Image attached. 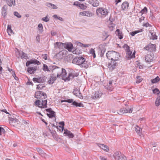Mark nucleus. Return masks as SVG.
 Returning a JSON list of instances; mask_svg holds the SVG:
<instances>
[{"label": "nucleus", "mask_w": 160, "mask_h": 160, "mask_svg": "<svg viewBox=\"0 0 160 160\" xmlns=\"http://www.w3.org/2000/svg\"><path fill=\"white\" fill-rule=\"evenodd\" d=\"M50 69L53 74L57 76L58 77H62L64 78L66 77L67 72L65 69L55 65L49 67Z\"/></svg>", "instance_id": "f257e3e1"}, {"label": "nucleus", "mask_w": 160, "mask_h": 160, "mask_svg": "<svg viewBox=\"0 0 160 160\" xmlns=\"http://www.w3.org/2000/svg\"><path fill=\"white\" fill-rule=\"evenodd\" d=\"M72 62L78 65H82L83 67L86 68L88 67V65L86 63L87 62L86 61V59L82 57L75 58L73 59Z\"/></svg>", "instance_id": "f03ea898"}, {"label": "nucleus", "mask_w": 160, "mask_h": 160, "mask_svg": "<svg viewBox=\"0 0 160 160\" xmlns=\"http://www.w3.org/2000/svg\"><path fill=\"white\" fill-rule=\"evenodd\" d=\"M106 56L109 59L115 61L119 60L120 58L119 53L113 51H108Z\"/></svg>", "instance_id": "7ed1b4c3"}, {"label": "nucleus", "mask_w": 160, "mask_h": 160, "mask_svg": "<svg viewBox=\"0 0 160 160\" xmlns=\"http://www.w3.org/2000/svg\"><path fill=\"white\" fill-rule=\"evenodd\" d=\"M109 13L108 10L102 7L98 8L96 10V13L97 16L102 18L106 17Z\"/></svg>", "instance_id": "20e7f679"}, {"label": "nucleus", "mask_w": 160, "mask_h": 160, "mask_svg": "<svg viewBox=\"0 0 160 160\" xmlns=\"http://www.w3.org/2000/svg\"><path fill=\"white\" fill-rule=\"evenodd\" d=\"M126 52V57L128 59H130L131 58H135L136 51H134L132 54V52L130 49L129 47L127 44H124L123 47Z\"/></svg>", "instance_id": "39448f33"}, {"label": "nucleus", "mask_w": 160, "mask_h": 160, "mask_svg": "<svg viewBox=\"0 0 160 160\" xmlns=\"http://www.w3.org/2000/svg\"><path fill=\"white\" fill-rule=\"evenodd\" d=\"M35 103L36 106L39 108H45L47 107V100L46 99L41 101L39 100H37L36 101Z\"/></svg>", "instance_id": "423d86ee"}, {"label": "nucleus", "mask_w": 160, "mask_h": 160, "mask_svg": "<svg viewBox=\"0 0 160 160\" xmlns=\"http://www.w3.org/2000/svg\"><path fill=\"white\" fill-rule=\"evenodd\" d=\"M35 97L37 99L42 100L46 98L47 95L46 93L43 92L38 91L35 93Z\"/></svg>", "instance_id": "0eeeda50"}, {"label": "nucleus", "mask_w": 160, "mask_h": 160, "mask_svg": "<svg viewBox=\"0 0 160 160\" xmlns=\"http://www.w3.org/2000/svg\"><path fill=\"white\" fill-rule=\"evenodd\" d=\"M113 156L116 160H126L125 157L120 152H116Z\"/></svg>", "instance_id": "6e6552de"}, {"label": "nucleus", "mask_w": 160, "mask_h": 160, "mask_svg": "<svg viewBox=\"0 0 160 160\" xmlns=\"http://www.w3.org/2000/svg\"><path fill=\"white\" fill-rule=\"evenodd\" d=\"M47 115L50 118H55L56 117L55 112L52 110L51 108H48L45 109Z\"/></svg>", "instance_id": "1a4fd4ad"}, {"label": "nucleus", "mask_w": 160, "mask_h": 160, "mask_svg": "<svg viewBox=\"0 0 160 160\" xmlns=\"http://www.w3.org/2000/svg\"><path fill=\"white\" fill-rule=\"evenodd\" d=\"M144 49L150 52H155L156 50V45L155 44L150 43L145 46L144 48Z\"/></svg>", "instance_id": "9d476101"}, {"label": "nucleus", "mask_w": 160, "mask_h": 160, "mask_svg": "<svg viewBox=\"0 0 160 160\" xmlns=\"http://www.w3.org/2000/svg\"><path fill=\"white\" fill-rule=\"evenodd\" d=\"M133 111V108H131L129 109L125 108H122L119 110V113L120 114H123L127 113H131Z\"/></svg>", "instance_id": "9b49d317"}, {"label": "nucleus", "mask_w": 160, "mask_h": 160, "mask_svg": "<svg viewBox=\"0 0 160 160\" xmlns=\"http://www.w3.org/2000/svg\"><path fill=\"white\" fill-rule=\"evenodd\" d=\"M38 67L36 65L27 68V72L30 74H33L37 70Z\"/></svg>", "instance_id": "f8f14e48"}, {"label": "nucleus", "mask_w": 160, "mask_h": 160, "mask_svg": "<svg viewBox=\"0 0 160 160\" xmlns=\"http://www.w3.org/2000/svg\"><path fill=\"white\" fill-rule=\"evenodd\" d=\"M34 64L39 65L40 62L37 60L35 59H32L29 61H28L26 63V66L27 67L29 66L31 64Z\"/></svg>", "instance_id": "ddd939ff"}, {"label": "nucleus", "mask_w": 160, "mask_h": 160, "mask_svg": "<svg viewBox=\"0 0 160 160\" xmlns=\"http://www.w3.org/2000/svg\"><path fill=\"white\" fill-rule=\"evenodd\" d=\"M154 58V55L152 54H148L145 57V60L146 62H152Z\"/></svg>", "instance_id": "4468645a"}, {"label": "nucleus", "mask_w": 160, "mask_h": 160, "mask_svg": "<svg viewBox=\"0 0 160 160\" xmlns=\"http://www.w3.org/2000/svg\"><path fill=\"white\" fill-rule=\"evenodd\" d=\"M105 87L108 90L112 91L114 88V86L112 84V81H110L107 85L105 86Z\"/></svg>", "instance_id": "2eb2a0df"}, {"label": "nucleus", "mask_w": 160, "mask_h": 160, "mask_svg": "<svg viewBox=\"0 0 160 160\" xmlns=\"http://www.w3.org/2000/svg\"><path fill=\"white\" fill-rule=\"evenodd\" d=\"M116 61H112L108 64V68L110 70H112L114 69L116 66Z\"/></svg>", "instance_id": "dca6fc26"}, {"label": "nucleus", "mask_w": 160, "mask_h": 160, "mask_svg": "<svg viewBox=\"0 0 160 160\" xmlns=\"http://www.w3.org/2000/svg\"><path fill=\"white\" fill-rule=\"evenodd\" d=\"M73 93L74 95H75L76 96L81 99L83 98V97L81 93L79 90L78 89L74 90L73 92Z\"/></svg>", "instance_id": "f3484780"}, {"label": "nucleus", "mask_w": 160, "mask_h": 160, "mask_svg": "<svg viewBox=\"0 0 160 160\" xmlns=\"http://www.w3.org/2000/svg\"><path fill=\"white\" fill-rule=\"evenodd\" d=\"M105 46L104 44H100L99 46V50L101 52L102 55H103L106 51V49Z\"/></svg>", "instance_id": "a211bd4d"}, {"label": "nucleus", "mask_w": 160, "mask_h": 160, "mask_svg": "<svg viewBox=\"0 0 160 160\" xmlns=\"http://www.w3.org/2000/svg\"><path fill=\"white\" fill-rule=\"evenodd\" d=\"M64 134H65V136H68L70 138H72L74 136V135L71 132L69 131L67 129L64 130Z\"/></svg>", "instance_id": "6ab92c4d"}, {"label": "nucleus", "mask_w": 160, "mask_h": 160, "mask_svg": "<svg viewBox=\"0 0 160 160\" xmlns=\"http://www.w3.org/2000/svg\"><path fill=\"white\" fill-rule=\"evenodd\" d=\"M128 7V3L127 2H123L121 6V10H126Z\"/></svg>", "instance_id": "aec40b11"}, {"label": "nucleus", "mask_w": 160, "mask_h": 160, "mask_svg": "<svg viewBox=\"0 0 160 160\" xmlns=\"http://www.w3.org/2000/svg\"><path fill=\"white\" fill-rule=\"evenodd\" d=\"M99 147L102 148L104 151L108 152L109 151V148L108 146L103 144H99Z\"/></svg>", "instance_id": "412c9836"}, {"label": "nucleus", "mask_w": 160, "mask_h": 160, "mask_svg": "<svg viewBox=\"0 0 160 160\" xmlns=\"http://www.w3.org/2000/svg\"><path fill=\"white\" fill-rule=\"evenodd\" d=\"M115 33L119 39H121L123 38V34L122 31H120L119 29H117Z\"/></svg>", "instance_id": "4be33fe9"}, {"label": "nucleus", "mask_w": 160, "mask_h": 160, "mask_svg": "<svg viewBox=\"0 0 160 160\" xmlns=\"http://www.w3.org/2000/svg\"><path fill=\"white\" fill-rule=\"evenodd\" d=\"M73 48V45L71 43H64V48L68 49L69 51H71L72 50Z\"/></svg>", "instance_id": "5701e85b"}, {"label": "nucleus", "mask_w": 160, "mask_h": 160, "mask_svg": "<svg viewBox=\"0 0 160 160\" xmlns=\"http://www.w3.org/2000/svg\"><path fill=\"white\" fill-rule=\"evenodd\" d=\"M8 8V6L7 5H4L2 8V14L4 17L6 16L7 14V9Z\"/></svg>", "instance_id": "b1692460"}, {"label": "nucleus", "mask_w": 160, "mask_h": 160, "mask_svg": "<svg viewBox=\"0 0 160 160\" xmlns=\"http://www.w3.org/2000/svg\"><path fill=\"white\" fill-rule=\"evenodd\" d=\"M56 45L57 47L59 49H63L64 48V43L61 42H57L55 44V47Z\"/></svg>", "instance_id": "393cba45"}, {"label": "nucleus", "mask_w": 160, "mask_h": 160, "mask_svg": "<svg viewBox=\"0 0 160 160\" xmlns=\"http://www.w3.org/2000/svg\"><path fill=\"white\" fill-rule=\"evenodd\" d=\"M89 2L93 7H97L99 5V2L98 0H89Z\"/></svg>", "instance_id": "a878e982"}, {"label": "nucleus", "mask_w": 160, "mask_h": 160, "mask_svg": "<svg viewBox=\"0 0 160 160\" xmlns=\"http://www.w3.org/2000/svg\"><path fill=\"white\" fill-rule=\"evenodd\" d=\"M78 76L77 75H74L72 73H69L68 77L66 78V77L65 78V79L69 81L71 79H72L73 78H74L75 77H77Z\"/></svg>", "instance_id": "bb28decb"}, {"label": "nucleus", "mask_w": 160, "mask_h": 160, "mask_svg": "<svg viewBox=\"0 0 160 160\" xmlns=\"http://www.w3.org/2000/svg\"><path fill=\"white\" fill-rule=\"evenodd\" d=\"M33 81L34 82H36L38 83L43 82H44V80L42 78H34L33 79Z\"/></svg>", "instance_id": "cd10ccee"}, {"label": "nucleus", "mask_w": 160, "mask_h": 160, "mask_svg": "<svg viewBox=\"0 0 160 160\" xmlns=\"http://www.w3.org/2000/svg\"><path fill=\"white\" fill-rule=\"evenodd\" d=\"M102 95V93L101 91H96L94 94V97L96 98H99Z\"/></svg>", "instance_id": "c85d7f7f"}, {"label": "nucleus", "mask_w": 160, "mask_h": 160, "mask_svg": "<svg viewBox=\"0 0 160 160\" xmlns=\"http://www.w3.org/2000/svg\"><path fill=\"white\" fill-rule=\"evenodd\" d=\"M11 25H8L7 29V32L9 35H11L13 33V31L11 29Z\"/></svg>", "instance_id": "c756f323"}, {"label": "nucleus", "mask_w": 160, "mask_h": 160, "mask_svg": "<svg viewBox=\"0 0 160 160\" xmlns=\"http://www.w3.org/2000/svg\"><path fill=\"white\" fill-rule=\"evenodd\" d=\"M72 105L74 106H75L76 107H83L84 105L82 103H81L77 102L75 101H74L73 102V103L72 104Z\"/></svg>", "instance_id": "7c9ffc66"}, {"label": "nucleus", "mask_w": 160, "mask_h": 160, "mask_svg": "<svg viewBox=\"0 0 160 160\" xmlns=\"http://www.w3.org/2000/svg\"><path fill=\"white\" fill-rule=\"evenodd\" d=\"M56 77L53 76V75L51 76L50 77V79L48 81L49 83L52 84L54 82V81L56 80Z\"/></svg>", "instance_id": "2f4dec72"}, {"label": "nucleus", "mask_w": 160, "mask_h": 160, "mask_svg": "<svg viewBox=\"0 0 160 160\" xmlns=\"http://www.w3.org/2000/svg\"><path fill=\"white\" fill-rule=\"evenodd\" d=\"M160 80V78L157 76L155 78L151 80V82L152 83H155L158 82Z\"/></svg>", "instance_id": "473e14b6"}, {"label": "nucleus", "mask_w": 160, "mask_h": 160, "mask_svg": "<svg viewBox=\"0 0 160 160\" xmlns=\"http://www.w3.org/2000/svg\"><path fill=\"white\" fill-rule=\"evenodd\" d=\"M155 105L157 107L158 106L160 105V96L156 98L155 102Z\"/></svg>", "instance_id": "72a5a7b5"}, {"label": "nucleus", "mask_w": 160, "mask_h": 160, "mask_svg": "<svg viewBox=\"0 0 160 160\" xmlns=\"http://www.w3.org/2000/svg\"><path fill=\"white\" fill-rule=\"evenodd\" d=\"M141 130L142 129L138 126H136L135 127V130L136 132L138 134H139L140 135L141 131Z\"/></svg>", "instance_id": "f704fd0d"}, {"label": "nucleus", "mask_w": 160, "mask_h": 160, "mask_svg": "<svg viewBox=\"0 0 160 160\" xmlns=\"http://www.w3.org/2000/svg\"><path fill=\"white\" fill-rule=\"evenodd\" d=\"M8 5L10 6H12V5L14 6L15 4V0H10V1H8L7 2Z\"/></svg>", "instance_id": "c9c22d12"}, {"label": "nucleus", "mask_w": 160, "mask_h": 160, "mask_svg": "<svg viewBox=\"0 0 160 160\" xmlns=\"http://www.w3.org/2000/svg\"><path fill=\"white\" fill-rule=\"evenodd\" d=\"M45 87L44 84H40L37 85V89L38 90H42L43 88Z\"/></svg>", "instance_id": "e433bc0d"}, {"label": "nucleus", "mask_w": 160, "mask_h": 160, "mask_svg": "<svg viewBox=\"0 0 160 160\" xmlns=\"http://www.w3.org/2000/svg\"><path fill=\"white\" fill-rule=\"evenodd\" d=\"M78 45L79 46H80L81 47H84V48H86V47H88L91 46V44H82L80 42H78Z\"/></svg>", "instance_id": "4c0bfd02"}, {"label": "nucleus", "mask_w": 160, "mask_h": 160, "mask_svg": "<svg viewBox=\"0 0 160 160\" xmlns=\"http://www.w3.org/2000/svg\"><path fill=\"white\" fill-rule=\"evenodd\" d=\"M151 34L152 35V36L150 37L151 39L153 40L157 39V36L156 35L155 32H151Z\"/></svg>", "instance_id": "58836bf2"}, {"label": "nucleus", "mask_w": 160, "mask_h": 160, "mask_svg": "<svg viewBox=\"0 0 160 160\" xmlns=\"http://www.w3.org/2000/svg\"><path fill=\"white\" fill-rule=\"evenodd\" d=\"M93 14L91 12L89 11H86L85 16L88 17H91L93 16Z\"/></svg>", "instance_id": "ea45409f"}, {"label": "nucleus", "mask_w": 160, "mask_h": 160, "mask_svg": "<svg viewBox=\"0 0 160 160\" xmlns=\"http://www.w3.org/2000/svg\"><path fill=\"white\" fill-rule=\"evenodd\" d=\"M142 78L140 76H138L137 77L136 82L137 83H139L142 81Z\"/></svg>", "instance_id": "a19ab883"}, {"label": "nucleus", "mask_w": 160, "mask_h": 160, "mask_svg": "<svg viewBox=\"0 0 160 160\" xmlns=\"http://www.w3.org/2000/svg\"><path fill=\"white\" fill-rule=\"evenodd\" d=\"M90 53L91 54H92V56L94 58H95L96 57V55H95V50L91 48L90 51Z\"/></svg>", "instance_id": "79ce46f5"}, {"label": "nucleus", "mask_w": 160, "mask_h": 160, "mask_svg": "<svg viewBox=\"0 0 160 160\" xmlns=\"http://www.w3.org/2000/svg\"><path fill=\"white\" fill-rule=\"evenodd\" d=\"M137 67H138L140 69H142L143 68V65L141 64V63L138 61H136Z\"/></svg>", "instance_id": "37998d69"}, {"label": "nucleus", "mask_w": 160, "mask_h": 160, "mask_svg": "<svg viewBox=\"0 0 160 160\" xmlns=\"http://www.w3.org/2000/svg\"><path fill=\"white\" fill-rule=\"evenodd\" d=\"M114 27V25L112 23H111L108 25V28L110 31H112Z\"/></svg>", "instance_id": "c03bdc74"}, {"label": "nucleus", "mask_w": 160, "mask_h": 160, "mask_svg": "<svg viewBox=\"0 0 160 160\" xmlns=\"http://www.w3.org/2000/svg\"><path fill=\"white\" fill-rule=\"evenodd\" d=\"M53 17L54 18L58 19L62 21H63L64 20V19L63 18H62V17H58L57 15H56V14L54 15L53 16Z\"/></svg>", "instance_id": "a18cd8bd"}, {"label": "nucleus", "mask_w": 160, "mask_h": 160, "mask_svg": "<svg viewBox=\"0 0 160 160\" xmlns=\"http://www.w3.org/2000/svg\"><path fill=\"white\" fill-rule=\"evenodd\" d=\"M38 30L41 32L43 31V28L42 25L41 23H39L38 25Z\"/></svg>", "instance_id": "49530a36"}, {"label": "nucleus", "mask_w": 160, "mask_h": 160, "mask_svg": "<svg viewBox=\"0 0 160 160\" xmlns=\"http://www.w3.org/2000/svg\"><path fill=\"white\" fill-rule=\"evenodd\" d=\"M43 70L45 71L50 72V70L48 68V66L46 64H44L43 65Z\"/></svg>", "instance_id": "de8ad7c7"}, {"label": "nucleus", "mask_w": 160, "mask_h": 160, "mask_svg": "<svg viewBox=\"0 0 160 160\" xmlns=\"http://www.w3.org/2000/svg\"><path fill=\"white\" fill-rule=\"evenodd\" d=\"M21 58L22 59H27L28 58L27 54L23 53V52L22 53V55L21 56Z\"/></svg>", "instance_id": "09e8293b"}, {"label": "nucleus", "mask_w": 160, "mask_h": 160, "mask_svg": "<svg viewBox=\"0 0 160 160\" xmlns=\"http://www.w3.org/2000/svg\"><path fill=\"white\" fill-rule=\"evenodd\" d=\"M142 31L140 30H137V31H135L133 32H130V34L132 36H134L136 34Z\"/></svg>", "instance_id": "8fccbe9b"}, {"label": "nucleus", "mask_w": 160, "mask_h": 160, "mask_svg": "<svg viewBox=\"0 0 160 160\" xmlns=\"http://www.w3.org/2000/svg\"><path fill=\"white\" fill-rule=\"evenodd\" d=\"M152 92L153 93L156 94L157 95L159 94L160 93V91H159V90L157 88H156L155 89L153 90Z\"/></svg>", "instance_id": "3c124183"}, {"label": "nucleus", "mask_w": 160, "mask_h": 160, "mask_svg": "<svg viewBox=\"0 0 160 160\" xmlns=\"http://www.w3.org/2000/svg\"><path fill=\"white\" fill-rule=\"evenodd\" d=\"M147 12V9L146 7H145L140 12V13H141L142 15L146 13Z\"/></svg>", "instance_id": "603ef678"}, {"label": "nucleus", "mask_w": 160, "mask_h": 160, "mask_svg": "<svg viewBox=\"0 0 160 160\" xmlns=\"http://www.w3.org/2000/svg\"><path fill=\"white\" fill-rule=\"evenodd\" d=\"M4 132L5 130L4 128L2 127H0V135H1L2 134H4Z\"/></svg>", "instance_id": "864d4df0"}, {"label": "nucleus", "mask_w": 160, "mask_h": 160, "mask_svg": "<svg viewBox=\"0 0 160 160\" xmlns=\"http://www.w3.org/2000/svg\"><path fill=\"white\" fill-rule=\"evenodd\" d=\"M48 55L47 54H43L42 55V58L46 60L47 59Z\"/></svg>", "instance_id": "5fc2aeb1"}, {"label": "nucleus", "mask_w": 160, "mask_h": 160, "mask_svg": "<svg viewBox=\"0 0 160 160\" xmlns=\"http://www.w3.org/2000/svg\"><path fill=\"white\" fill-rule=\"evenodd\" d=\"M50 131V132L52 134V135L53 137H55L56 135V132L55 131H52L50 129H49Z\"/></svg>", "instance_id": "6e6d98bb"}, {"label": "nucleus", "mask_w": 160, "mask_h": 160, "mask_svg": "<svg viewBox=\"0 0 160 160\" xmlns=\"http://www.w3.org/2000/svg\"><path fill=\"white\" fill-rule=\"evenodd\" d=\"M57 128L59 129V130L62 132L64 130V127L63 126H59L57 127Z\"/></svg>", "instance_id": "4d7b16f0"}, {"label": "nucleus", "mask_w": 160, "mask_h": 160, "mask_svg": "<svg viewBox=\"0 0 160 160\" xmlns=\"http://www.w3.org/2000/svg\"><path fill=\"white\" fill-rule=\"evenodd\" d=\"M14 15L17 17L18 18H20L21 17V16L20 15V14L17 12H14Z\"/></svg>", "instance_id": "13d9d810"}, {"label": "nucleus", "mask_w": 160, "mask_h": 160, "mask_svg": "<svg viewBox=\"0 0 160 160\" xmlns=\"http://www.w3.org/2000/svg\"><path fill=\"white\" fill-rule=\"evenodd\" d=\"M42 20L46 22H47L49 21V19L47 18V16L44 17L42 18Z\"/></svg>", "instance_id": "bf43d9fd"}, {"label": "nucleus", "mask_w": 160, "mask_h": 160, "mask_svg": "<svg viewBox=\"0 0 160 160\" xmlns=\"http://www.w3.org/2000/svg\"><path fill=\"white\" fill-rule=\"evenodd\" d=\"M73 99H68L66 100V102H68L69 103H71L72 102L73 103Z\"/></svg>", "instance_id": "052dcab7"}, {"label": "nucleus", "mask_w": 160, "mask_h": 160, "mask_svg": "<svg viewBox=\"0 0 160 160\" xmlns=\"http://www.w3.org/2000/svg\"><path fill=\"white\" fill-rule=\"evenodd\" d=\"M109 35H108L106 33H105V35H104L102 37V38L104 40H105L108 38Z\"/></svg>", "instance_id": "680f3d73"}, {"label": "nucleus", "mask_w": 160, "mask_h": 160, "mask_svg": "<svg viewBox=\"0 0 160 160\" xmlns=\"http://www.w3.org/2000/svg\"><path fill=\"white\" fill-rule=\"evenodd\" d=\"M12 76L14 78H15V79L16 80H18V78L16 77V75L15 73L14 72H13V73H12Z\"/></svg>", "instance_id": "e2e57ef3"}, {"label": "nucleus", "mask_w": 160, "mask_h": 160, "mask_svg": "<svg viewBox=\"0 0 160 160\" xmlns=\"http://www.w3.org/2000/svg\"><path fill=\"white\" fill-rule=\"evenodd\" d=\"M86 11L80 12H79V15L81 16H85Z\"/></svg>", "instance_id": "0e129e2a"}, {"label": "nucleus", "mask_w": 160, "mask_h": 160, "mask_svg": "<svg viewBox=\"0 0 160 160\" xmlns=\"http://www.w3.org/2000/svg\"><path fill=\"white\" fill-rule=\"evenodd\" d=\"M36 39L37 41L39 42L40 41V35H38L37 36L36 38Z\"/></svg>", "instance_id": "69168bd1"}, {"label": "nucleus", "mask_w": 160, "mask_h": 160, "mask_svg": "<svg viewBox=\"0 0 160 160\" xmlns=\"http://www.w3.org/2000/svg\"><path fill=\"white\" fill-rule=\"evenodd\" d=\"M52 4L48 2V3H46V5L48 7H52Z\"/></svg>", "instance_id": "338daca9"}, {"label": "nucleus", "mask_w": 160, "mask_h": 160, "mask_svg": "<svg viewBox=\"0 0 160 160\" xmlns=\"http://www.w3.org/2000/svg\"><path fill=\"white\" fill-rule=\"evenodd\" d=\"M100 158L101 160H107V158L104 157L100 156Z\"/></svg>", "instance_id": "774afa93"}]
</instances>
